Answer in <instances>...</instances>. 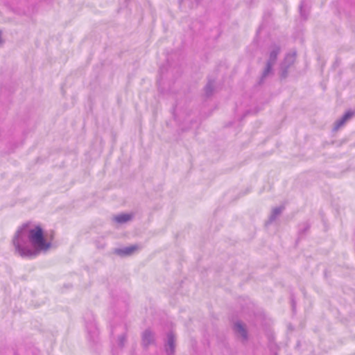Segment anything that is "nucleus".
Returning a JSON list of instances; mask_svg holds the SVG:
<instances>
[{
	"mask_svg": "<svg viewBox=\"0 0 355 355\" xmlns=\"http://www.w3.org/2000/svg\"><path fill=\"white\" fill-rule=\"evenodd\" d=\"M354 115V112L352 110L347 111L340 119L336 121L334 130L337 131L343 127Z\"/></svg>",
	"mask_w": 355,
	"mask_h": 355,
	"instance_id": "9d476101",
	"label": "nucleus"
},
{
	"mask_svg": "<svg viewBox=\"0 0 355 355\" xmlns=\"http://www.w3.org/2000/svg\"><path fill=\"white\" fill-rule=\"evenodd\" d=\"M132 218L133 215L131 214L122 213L114 216L113 220L117 223L123 224L131 220Z\"/></svg>",
	"mask_w": 355,
	"mask_h": 355,
	"instance_id": "9b49d317",
	"label": "nucleus"
},
{
	"mask_svg": "<svg viewBox=\"0 0 355 355\" xmlns=\"http://www.w3.org/2000/svg\"><path fill=\"white\" fill-rule=\"evenodd\" d=\"M300 15L301 18L304 21L306 20L308 14L304 9V2L303 1H301L299 6Z\"/></svg>",
	"mask_w": 355,
	"mask_h": 355,
	"instance_id": "2eb2a0df",
	"label": "nucleus"
},
{
	"mask_svg": "<svg viewBox=\"0 0 355 355\" xmlns=\"http://www.w3.org/2000/svg\"><path fill=\"white\" fill-rule=\"evenodd\" d=\"M300 345H301V343H300V340H298V341H297V344H296V345H295V349H300Z\"/></svg>",
	"mask_w": 355,
	"mask_h": 355,
	"instance_id": "412c9836",
	"label": "nucleus"
},
{
	"mask_svg": "<svg viewBox=\"0 0 355 355\" xmlns=\"http://www.w3.org/2000/svg\"><path fill=\"white\" fill-rule=\"evenodd\" d=\"M310 229V224L308 221L303 222L299 225L298 235L299 237H302L308 230Z\"/></svg>",
	"mask_w": 355,
	"mask_h": 355,
	"instance_id": "ddd939ff",
	"label": "nucleus"
},
{
	"mask_svg": "<svg viewBox=\"0 0 355 355\" xmlns=\"http://www.w3.org/2000/svg\"><path fill=\"white\" fill-rule=\"evenodd\" d=\"M273 355H277V352H275Z\"/></svg>",
	"mask_w": 355,
	"mask_h": 355,
	"instance_id": "5701e85b",
	"label": "nucleus"
},
{
	"mask_svg": "<svg viewBox=\"0 0 355 355\" xmlns=\"http://www.w3.org/2000/svg\"><path fill=\"white\" fill-rule=\"evenodd\" d=\"M295 55L296 53L295 52L293 53H288L282 63L284 64V65H286L287 67H290L295 61Z\"/></svg>",
	"mask_w": 355,
	"mask_h": 355,
	"instance_id": "4468645a",
	"label": "nucleus"
},
{
	"mask_svg": "<svg viewBox=\"0 0 355 355\" xmlns=\"http://www.w3.org/2000/svg\"><path fill=\"white\" fill-rule=\"evenodd\" d=\"M168 64L166 66L163 65L159 68V78L157 80V83L158 85V89L161 92H164V89L162 88V85L165 84V80L168 78Z\"/></svg>",
	"mask_w": 355,
	"mask_h": 355,
	"instance_id": "1a4fd4ad",
	"label": "nucleus"
},
{
	"mask_svg": "<svg viewBox=\"0 0 355 355\" xmlns=\"http://www.w3.org/2000/svg\"><path fill=\"white\" fill-rule=\"evenodd\" d=\"M214 79H211V78H208V82L207 83V85H205V96L208 98V97H210L211 96H212L213 93H214Z\"/></svg>",
	"mask_w": 355,
	"mask_h": 355,
	"instance_id": "f8f14e48",
	"label": "nucleus"
},
{
	"mask_svg": "<svg viewBox=\"0 0 355 355\" xmlns=\"http://www.w3.org/2000/svg\"><path fill=\"white\" fill-rule=\"evenodd\" d=\"M233 330L238 337L242 338L243 342L248 340V333L245 325L241 321H236L233 325Z\"/></svg>",
	"mask_w": 355,
	"mask_h": 355,
	"instance_id": "20e7f679",
	"label": "nucleus"
},
{
	"mask_svg": "<svg viewBox=\"0 0 355 355\" xmlns=\"http://www.w3.org/2000/svg\"><path fill=\"white\" fill-rule=\"evenodd\" d=\"M176 348V338L175 334L170 331L166 333L164 340V349L166 355H175Z\"/></svg>",
	"mask_w": 355,
	"mask_h": 355,
	"instance_id": "7ed1b4c3",
	"label": "nucleus"
},
{
	"mask_svg": "<svg viewBox=\"0 0 355 355\" xmlns=\"http://www.w3.org/2000/svg\"><path fill=\"white\" fill-rule=\"evenodd\" d=\"M289 67H287L284 64L282 63L280 66V77L282 79H284L288 76V69Z\"/></svg>",
	"mask_w": 355,
	"mask_h": 355,
	"instance_id": "dca6fc26",
	"label": "nucleus"
},
{
	"mask_svg": "<svg viewBox=\"0 0 355 355\" xmlns=\"http://www.w3.org/2000/svg\"><path fill=\"white\" fill-rule=\"evenodd\" d=\"M15 355H17V354H15Z\"/></svg>",
	"mask_w": 355,
	"mask_h": 355,
	"instance_id": "b1692460",
	"label": "nucleus"
},
{
	"mask_svg": "<svg viewBox=\"0 0 355 355\" xmlns=\"http://www.w3.org/2000/svg\"><path fill=\"white\" fill-rule=\"evenodd\" d=\"M291 304H292L293 310L295 311V300H294V299L293 297L291 298Z\"/></svg>",
	"mask_w": 355,
	"mask_h": 355,
	"instance_id": "6ab92c4d",
	"label": "nucleus"
},
{
	"mask_svg": "<svg viewBox=\"0 0 355 355\" xmlns=\"http://www.w3.org/2000/svg\"><path fill=\"white\" fill-rule=\"evenodd\" d=\"M138 249L139 246L137 245H132L121 248H116L114 254L121 257H128L132 255Z\"/></svg>",
	"mask_w": 355,
	"mask_h": 355,
	"instance_id": "0eeeda50",
	"label": "nucleus"
},
{
	"mask_svg": "<svg viewBox=\"0 0 355 355\" xmlns=\"http://www.w3.org/2000/svg\"><path fill=\"white\" fill-rule=\"evenodd\" d=\"M86 329L87 331L88 336L92 342H96L99 334L96 324L94 320L86 322Z\"/></svg>",
	"mask_w": 355,
	"mask_h": 355,
	"instance_id": "423d86ee",
	"label": "nucleus"
},
{
	"mask_svg": "<svg viewBox=\"0 0 355 355\" xmlns=\"http://www.w3.org/2000/svg\"><path fill=\"white\" fill-rule=\"evenodd\" d=\"M284 209L285 206L284 205L272 208L268 220L265 223V225L269 226L274 223L281 216Z\"/></svg>",
	"mask_w": 355,
	"mask_h": 355,
	"instance_id": "39448f33",
	"label": "nucleus"
},
{
	"mask_svg": "<svg viewBox=\"0 0 355 355\" xmlns=\"http://www.w3.org/2000/svg\"><path fill=\"white\" fill-rule=\"evenodd\" d=\"M176 72L178 73V75L180 74L179 68L176 69Z\"/></svg>",
	"mask_w": 355,
	"mask_h": 355,
	"instance_id": "4be33fe9",
	"label": "nucleus"
},
{
	"mask_svg": "<svg viewBox=\"0 0 355 355\" xmlns=\"http://www.w3.org/2000/svg\"><path fill=\"white\" fill-rule=\"evenodd\" d=\"M202 0H182V2L184 3H188V5L189 7L191 8H193L195 6H197L198 5V3L201 1Z\"/></svg>",
	"mask_w": 355,
	"mask_h": 355,
	"instance_id": "a211bd4d",
	"label": "nucleus"
},
{
	"mask_svg": "<svg viewBox=\"0 0 355 355\" xmlns=\"http://www.w3.org/2000/svg\"><path fill=\"white\" fill-rule=\"evenodd\" d=\"M155 343V334L150 329H146L142 334V345L146 349Z\"/></svg>",
	"mask_w": 355,
	"mask_h": 355,
	"instance_id": "6e6552de",
	"label": "nucleus"
},
{
	"mask_svg": "<svg viewBox=\"0 0 355 355\" xmlns=\"http://www.w3.org/2000/svg\"><path fill=\"white\" fill-rule=\"evenodd\" d=\"M12 243L15 252L23 258H34L51 246V243L44 237L41 226L36 225L34 228H30L28 223L17 230Z\"/></svg>",
	"mask_w": 355,
	"mask_h": 355,
	"instance_id": "f257e3e1",
	"label": "nucleus"
},
{
	"mask_svg": "<svg viewBox=\"0 0 355 355\" xmlns=\"http://www.w3.org/2000/svg\"><path fill=\"white\" fill-rule=\"evenodd\" d=\"M126 341V335L125 334H121L118 338V345L119 347L123 348Z\"/></svg>",
	"mask_w": 355,
	"mask_h": 355,
	"instance_id": "f3484780",
	"label": "nucleus"
},
{
	"mask_svg": "<svg viewBox=\"0 0 355 355\" xmlns=\"http://www.w3.org/2000/svg\"><path fill=\"white\" fill-rule=\"evenodd\" d=\"M280 52V47L277 45H274L270 52L269 59L266 62V67L262 73V75L259 80V84L261 85L263 83L264 80L270 75L272 74V67L275 64L277 58V55Z\"/></svg>",
	"mask_w": 355,
	"mask_h": 355,
	"instance_id": "f03ea898",
	"label": "nucleus"
},
{
	"mask_svg": "<svg viewBox=\"0 0 355 355\" xmlns=\"http://www.w3.org/2000/svg\"><path fill=\"white\" fill-rule=\"evenodd\" d=\"M167 62H168V72H171L173 73V71L175 70V68H173V69H171V66H170V64H169V60L168 59H167Z\"/></svg>",
	"mask_w": 355,
	"mask_h": 355,
	"instance_id": "aec40b11",
	"label": "nucleus"
}]
</instances>
